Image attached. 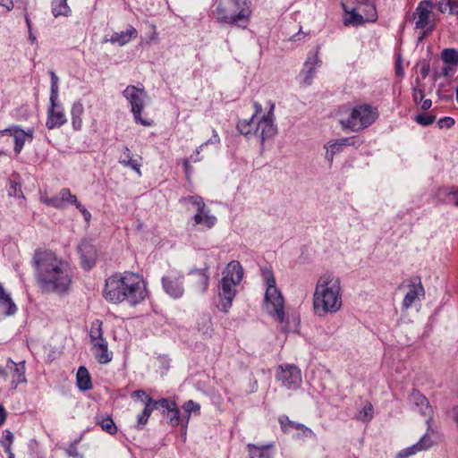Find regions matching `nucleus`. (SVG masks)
Instances as JSON below:
<instances>
[{"instance_id":"0e129e2a","label":"nucleus","mask_w":458,"mask_h":458,"mask_svg":"<svg viewBox=\"0 0 458 458\" xmlns=\"http://www.w3.org/2000/svg\"><path fill=\"white\" fill-rule=\"evenodd\" d=\"M202 148H203V145H200L199 147H198L195 149L194 153L190 157L191 161L196 163V162H199L201 160V158L199 157V153H200Z\"/></svg>"},{"instance_id":"4d7b16f0","label":"nucleus","mask_w":458,"mask_h":458,"mask_svg":"<svg viewBox=\"0 0 458 458\" xmlns=\"http://www.w3.org/2000/svg\"><path fill=\"white\" fill-rule=\"evenodd\" d=\"M148 419L149 418L143 411L140 414H139V416L137 418L136 428L139 430L143 429V428L147 424Z\"/></svg>"},{"instance_id":"b1692460","label":"nucleus","mask_w":458,"mask_h":458,"mask_svg":"<svg viewBox=\"0 0 458 458\" xmlns=\"http://www.w3.org/2000/svg\"><path fill=\"white\" fill-rule=\"evenodd\" d=\"M138 37V31L137 30L132 27L131 25H129L125 31H119V32H114L110 38L108 39L109 42L112 44H117L121 47L126 45L129 43L131 39H134Z\"/></svg>"},{"instance_id":"8fccbe9b","label":"nucleus","mask_w":458,"mask_h":458,"mask_svg":"<svg viewBox=\"0 0 458 458\" xmlns=\"http://www.w3.org/2000/svg\"><path fill=\"white\" fill-rule=\"evenodd\" d=\"M166 416L169 417V423L171 426L177 427L180 424V411L177 408V405L174 407L173 410L169 412V415Z\"/></svg>"},{"instance_id":"a18cd8bd","label":"nucleus","mask_w":458,"mask_h":458,"mask_svg":"<svg viewBox=\"0 0 458 458\" xmlns=\"http://www.w3.org/2000/svg\"><path fill=\"white\" fill-rule=\"evenodd\" d=\"M414 121L422 126H428L436 121V115L430 114H419L414 117Z\"/></svg>"},{"instance_id":"39448f33","label":"nucleus","mask_w":458,"mask_h":458,"mask_svg":"<svg viewBox=\"0 0 458 458\" xmlns=\"http://www.w3.org/2000/svg\"><path fill=\"white\" fill-rule=\"evenodd\" d=\"M218 284L219 303L217 307L223 312H228L236 295V286L243 278V267L239 261L229 262L222 273Z\"/></svg>"},{"instance_id":"ddd939ff","label":"nucleus","mask_w":458,"mask_h":458,"mask_svg":"<svg viewBox=\"0 0 458 458\" xmlns=\"http://www.w3.org/2000/svg\"><path fill=\"white\" fill-rule=\"evenodd\" d=\"M162 286L166 294L174 299H179L184 294L183 275L171 270L162 277Z\"/></svg>"},{"instance_id":"473e14b6","label":"nucleus","mask_w":458,"mask_h":458,"mask_svg":"<svg viewBox=\"0 0 458 458\" xmlns=\"http://www.w3.org/2000/svg\"><path fill=\"white\" fill-rule=\"evenodd\" d=\"M102 321L99 319L94 320L90 325V330H89V339L94 345L96 343H99L101 341H106L103 337V330H102Z\"/></svg>"},{"instance_id":"e433bc0d","label":"nucleus","mask_w":458,"mask_h":458,"mask_svg":"<svg viewBox=\"0 0 458 458\" xmlns=\"http://www.w3.org/2000/svg\"><path fill=\"white\" fill-rule=\"evenodd\" d=\"M49 75H50V79H51L50 102H52L54 104L55 101H57V99H58L59 78L57 77V75L55 74V72L54 71H50Z\"/></svg>"},{"instance_id":"2f4dec72","label":"nucleus","mask_w":458,"mask_h":458,"mask_svg":"<svg viewBox=\"0 0 458 458\" xmlns=\"http://www.w3.org/2000/svg\"><path fill=\"white\" fill-rule=\"evenodd\" d=\"M51 11L55 17H68L72 10L67 4V0H53L51 4Z\"/></svg>"},{"instance_id":"69168bd1","label":"nucleus","mask_w":458,"mask_h":458,"mask_svg":"<svg viewBox=\"0 0 458 458\" xmlns=\"http://www.w3.org/2000/svg\"><path fill=\"white\" fill-rule=\"evenodd\" d=\"M429 71H430L429 64L428 63H423L421 67H420V75H421L422 79H425L428 75Z\"/></svg>"},{"instance_id":"1a4fd4ad","label":"nucleus","mask_w":458,"mask_h":458,"mask_svg":"<svg viewBox=\"0 0 458 458\" xmlns=\"http://www.w3.org/2000/svg\"><path fill=\"white\" fill-rule=\"evenodd\" d=\"M269 109L267 114H263L260 115L259 119L255 120L254 127L252 128V131L247 137L255 136L257 137L260 144H263L266 140L271 139L276 134L277 129L274 123L275 115V104L271 101L268 102Z\"/></svg>"},{"instance_id":"423d86ee","label":"nucleus","mask_w":458,"mask_h":458,"mask_svg":"<svg viewBox=\"0 0 458 458\" xmlns=\"http://www.w3.org/2000/svg\"><path fill=\"white\" fill-rule=\"evenodd\" d=\"M261 276L266 284L265 307L273 318L282 323L285 317L284 301L282 293L276 287L274 273L269 267H262Z\"/></svg>"},{"instance_id":"37998d69","label":"nucleus","mask_w":458,"mask_h":458,"mask_svg":"<svg viewBox=\"0 0 458 458\" xmlns=\"http://www.w3.org/2000/svg\"><path fill=\"white\" fill-rule=\"evenodd\" d=\"M373 418V406L370 403H366L360 411L357 419L361 421H369Z\"/></svg>"},{"instance_id":"393cba45","label":"nucleus","mask_w":458,"mask_h":458,"mask_svg":"<svg viewBox=\"0 0 458 458\" xmlns=\"http://www.w3.org/2000/svg\"><path fill=\"white\" fill-rule=\"evenodd\" d=\"M92 351L99 363L106 364L112 360V353L108 352L107 341L94 344V345H92Z\"/></svg>"},{"instance_id":"bb28decb","label":"nucleus","mask_w":458,"mask_h":458,"mask_svg":"<svg viewBox=\"0 0 458 458\" xmlns=\"http://www.w3.org/2000/svg\"><path fill=\"white\" fill-rule=\"evenodd\" d=\"M119 163L123 166H127L135 171L140 176H141L140 164L138 160L133 158V155L130 148L124 146L122 149V155L119 158Z\"/></svg>"},{"instance_id":"de8ad7c7","label":"nucleus","mask_w":458,"mask_h":458,"mask_svg":"<svg viewBox=\"0 0 458 458\" xmlns=\"http://www.w3.org/2000/svg\"><path fill=\"white\" fill-rule=\"evenodd\" d=\"M418 452H420V446H418L416 444H414L409 447H406V448L401 450L396 454V458H408L411 455L417 454Z\"/></svg>"},{"instance_id":"4c0bfd02","label":"nucleus","mask_w":458,"mask_h":458,"mask_svg":"<svg viewBox=\"0 0 458 458\" xmlns=\"http://www.w3.org/2000/svg\"><path fill=\"white\" fill-rule=\"evenodd\" d=\"M361 5L364 6V9L362 10L365 12V21H375L377 20V11L374 4L371 1H366L364 3H361Z\"/></svg>"},{"instance_id":"7ed1b4c3","label":"nucleus","mask_w":458,"mask_h":458,"mask_svg":"<svg viewBox=\"0 0 458 458\" xmlns=\"http://www.w3.org/2000/svg\"><path fill=\"white\" fill-rule=\"evenodd\" d=\"M343 305L340 277L331 272L322 274L317 281L312 297L314 314L324 318L338 312Z\"/></svg>"},{"instance_id":"052dcab7","label":"nucleus","mask_w":458,"mask_h":458,"mask_svg":"<svg viewBox=\"0 0 458 458\" xmlns=\"http://www.w3.org/2000/svg\"><path fill=\"white\" fill-rule=\"evenodd\" d=\"M448 5V11L451 14H458V0H447Z\"/></svg>"},{"instance_id":"f704fd0d","label":"nucleus","mask_w":458,"mask_h":458,"mask_svg":"<svg viewBox=\"0 0 458 458\" xmlns=\"http://www.w3.org/2000/svg\"><path fill=\"white\" fill-rule=\"evenodd\" d=\"M441 59L446 64L458 66V50L455 48H445L441 53Z\"/></svg>"},{"instance_id":"f257e3e1","label":"nucleus","mask_w":458,"mask_h":458,"mask_svg":"<svg viewBox=\"0 0 458 458\" xmlns=\"http://www.w3.org/2000/svg\"><path fill=\"white\" fill-rule=\"evenodd\" d=\"M32 261L37 284L43 293L64 295L70 292L73 275L67 261L40 249L35 250Z\"/></svg>"},{"instance_id":"f8f14e48","label":"nucleus","mask_w":458,"mask_h":458,"mask_svg":"<svg viewBox=\"0 0 458 458\" xmlns=\"http://www.w3.org/2000/svg\"><path fill=\"white\" fill-rule=\"evenodd\" d=\"M276 377L283 386L290 390L298 389L302 382L301 371L295 365H280L276 369Z\"/></svg>"},{"instance_id":"20e7f679","label":"nucleus","mask_w":458,"mask_h":458,"mask_svg":"<svg viewBox=\"0 0 458 458\" xmlns=\"http://www.w3.org/2000/svg\"><path fill=\"white\" fill-rule=\"evenodd\" d=\"M250 0H219L215 3L213 14L220 23L246 28L251 16Z\"/></svg>"},{"instance_id":"a211bd4d","label":"nucleus","mask_w":458,"mask_h":458,"mask_svg":"<svg viewBox=\"0 0 458 458\" xmlns=\"http://www.w3.org/2000/svg\"><path fill=\"white\" fill-rule=\"evenodd\" d=\"M78 251L81 256L82 267L88 270L92 268L97 259V250L95 246L88 240H82L78 246Z\"/></svg>"},{"instance_id":"338daca9","label":"nucleus","mask_w":458,"mask_h":458,"mask_svg":"<svg viewBox=\"0 0 458 458\" xmlns=\"http://www.w3.org/2000/svg\"><path fill=\"white\" fill-rule=\"evenodd\" d=\"M422 110L427 111L432 106V101L430 99H424L420 103Z\"/></svg>"},{"instance_id":"c756f323","label":"nucleus","mask_w":458,"mask_h":458,"mask_svg":"<svg viewBox=\"0 0 458 458\" xmlns=\"http://www.w3.org/2000/svg\"><path fill=\"white\" fill-rule=\"evenodd\" d=\"M84 107L81 102L77 101L73 103L71 109L72 124L75 131H80L82 127V114Z\"/></svg>"},{"instance_id":"79ce46f5","label":"nucleus","mask_w":458,"mask_h":458,"mask_svg":"<svg viewBox=\"0 0 458 458\" xmlns=\"http://www.w3.org/2000/svg\"><path fill=\"white\" fill-rule=\"evenodd\" d=\"M8 196L24 199L20 182L12 179L9 181Z\"/></svg>"},{"instance_id":"5fc2aeb1","label":"nucleus","mask_w":458,"mask_h":458,"mask_svg":"<svg viewBox=\"0 0 458 458\" xmlns=\"http://www.w3.org/2000/svg\"><path fill=\"white\" fill-rule=\"evenodd\" d=\"M65 453L70 457L82 458V455L79 453V451L76 447V442L69 445V446L65 449Z\"/></svg>"},{"instance_id":"864d4df0","label":"nucleus","mask_w":458,"mask_h":458,"mask_svg":"<svg viewBox=\"0 0 458 458\" xmlns=\"http://www.w3.org/2000/svg\"><path fill=\"white\" fill-rule=\"evenodd\" d=\"M454 124V119L452 118V117H449V116H445V117L440 118L437 121V125H438L439 129H443V128L449 129Z\"/></svg>"},{"instance_id":"a19ab883","label":"nucleus","mask_w":458,"mask_h":458,"mask_svg":"<svg viewBox=\"0 0 458 458\" xmlns=\"http://www.w3.org/2000/svg\"><path fill=\"white\" fill-rule=\"evenodd\" d=\"M412 99L416 105H419L424 98V91L420 83V80L416 78L415 84L411 89Z\"/></svg>"},{"instance_id":"9d476101","label":"nucleus","mask_w":458,"mask_h":458,"mask_svg":"<svg viewBox=\"0 0 458 458\" xmlns=\"http://www.w3.org/2000/svg\"><path fill=\"white\" fill-rule=\"evenodd\" d=\"M434 8V3L430 0L420 1L417 5L413 13L415 20V28L423 30L422 36L420 40L428 34H430L435 29V18L432 13Z\"/></svg>"},{"instance_id":"dca6fc26","label":"nucleus","mask_w":458,"mask_h":458,"mask_svg":"<svg viewBox=\"0 0 458 458\" xmlns=\"http://www.w3.org/2000/svg\"><path fill=\"white\" fill-rule=\"evenodd\" d=\"M410 400L413 405V410L422 416L428 417L427 424L432 420V408L428 400L419 391L413 389L410 395Z\"/></svg>"},{"instance_id":"13d9d810","label":"nucleus","mask_w":458,"mask_h":458,"mask_svg":"<svg viewBox=\"0 0 458 458\" xmlns=\"http://www.w3.org/2000/svg\"><path fill=\"white\" fill-rule=\"evenodd\" d=\"M76 208L80 210L81 215L83 216L86 222H89L91 218L90 213L87 210V208L79 201L74 204Z\"/></svg>"},{"instance_id":"f3484780","label":"nucleus","mask_w":458,"mask_h":458,"mask_svg":"<svg viewBox=\"0 0 458 458\" xmlns=\"http://www.w3.org/2000/svg\"><path fill=\"white\" fill-rule=\"evenodd\" d=\"M67 123L64 110L57 101L53 104L50 102V107L47 110L46 126L48 130L59 128Z\"/></svg>"},{"instance_id":"72a5a7b5","label":"nucleus","mask_w":458,"mask_h":458,"mask_svg":"<svg viewBox=\"0 0 458 458\" xmlns=\"http://www.w3.org/2000/svg\"><path fill=\"white\" fill-rule=\"evenodd\" d=\"M342 5H343V9H344V13L349 14V17L344 19L345 25H348V24L359 25V24H361L365 21L364 17L361 14L358 13L355 11V9L349 10L344 4H342Z\"/></svg>"},{"instance_id":"6e6552de","label":"nucleus","mask_w":458,"mask_h":458,"mask_svg":"<svg viewBox=\"0 0 458 458\" xmlns=\"http://www.w3.org/2000/svg\"><path fill=\"white\" fill-rule=\"evenodd\" d=\"M123 96L127 99L131 106V111L133 114L134 121L143 126H151L153 121L141 117L142 111L145 107V98L147 93L144 89L129 85L123 91Z\"/></svg>"},{"instance_id":"6ab92c4d","label":"nucleus","mask_w":458,"mask_h":458,"mask_svg":"<svg viewBox=\"0 0 458 458\" xmlns=\"http://www.w3.org/2000/svg\"><path fill=\"white\" fill-rule=\"evenodd\" d=\"M353 144V138L351 137L342 138L335 141H329L325 145V158L331 165L333 163L335 155L342 152L346 146H351Z\"/></svg>"},{"instance_id":"6e6d98bb","label":"nucleus","mask_w":458,"mask_h":458,"mask_svg":"<svg viewBox=\"0 0 458 458\" xmlns=\"http://www.w3.org/2000/svg\"><path fill=\"white\" fill-rule=\"evenodd\" d=\"M447 201L458 206V191L454 189L446 190Z\"/></svg>"},{"instance_id":"7c9ffc66","label":"nucleus","mask_w":458,"mask_h":458,"mask_svg":"<svg viewBox=\"0 0 458 458\" xmlns=\"http://www.w3.org/2000/svg\"><path fill=\"white\" fill-rule=\"evenodd\" d=\"M96 422L104 431L110 435H114L117 432L116 425L114 424L112 417L107 414H98L96 416Z\"/></svg>"},{"instance_id":"774afa93","label":"nucleus","mask_w":458,"mask_h":458,"mask_svg":"<svg viewBox=\"0 0 458 458\" xmlns=\"http://www.w3.org/2000/svg\"><path fill=\"white\" fill-rule=\"evenodd\" d=\"M452 419L456 423L458 427V405L454 407L450 412Z\"/></svg>"},{"instance_id":"2eb2a0df","label":"nucleus","mask_w":458,"mask_h":458,"mask_svg":"<svg viewBox=\"0 0 458 458\" xmlns=\"http://www.w3.org/2000/svg\"><path fill=\"white\" fill-rule=\"evenodd\" d=\"M208 268V267H205L204 268H192L189 271L191 285L199 294H204L208 289L210 280Z\"/></svg>"},{"instance_id":"58836bf2","label":"nucleus","mask_w":458,"mask_h":458,"mask_svg":"<svg viewBox=\"0 0 458 458\" xmlns=\"http://www.w3.org/2000/svg\"><path fill=\"white\" fill-rule=\"evenodd\" d=\"M157 409H160L162 414L169 415V412L173 410L174 407L176 406L175 402L168 399V398H161L156 401Z\"/></svg>"},{"instance_id":"49530a36","label":"nucleus","mask_w":458,"mask_h":458,"mask_svg":"<svg viewBox=\"0 0 458 458\" xmlns=\"http://www.w3.org/2000/svg\"><path fill=\"white\" fill-rule=\"evenodd\" d=\"M59 197L63 200V204L64 203H71L75 204L77 202V197L73 194H72L70 189L64 188L59 191Z\"/></svg>"},{"instance_id":"9b49d317","label":"nucleus","mask_w":458,"mask_h":458,"mask_svg":"<svg viewBox=\"0 0 458 458\" xmlns=\"http://www.w3.org/2000/svg\"><path fill=\"white\" fill-rule=\"evenodd\" d=\"M181 202L190 203L196 208V214L193 216V225H203L210 229L216 224V217L211 214L203 199L199 195L183 197Z\"/></svg>"},{"instance_id":"412c9836","label":"nucleus","mask_w":458,"mask_h":458,"mask_svg":"<svg viewBox=\"0 0 458 458\" xmlns=\"http://www.w3.org/2000/svg\"><path fill=\"white\" fill-rule=\"evenodd\" d=\"M418 283H411L410 286V290L405 294L403 300V308L404 310L410 309L412 304L415 302L416 300H419L420 297H424L425 295V290L424 287L420 282V278H417Z\"/></svg>"},{"instance_id":"bf43d9fd","label":"nucleus","mask_w":458,"mask_h":458,"mask_svg":"<svg viewBox=\"0 0 458 458\" xmlns=\"http://www.w3.org/2000/svg\"><path fill=\"white\" fill-rule=\"evenodd\" d=\"M448 5L447 0H437L434 3V8H437L442 13L448 11Z\"/></svg>"},{"instance_id":"c85d7f7f","label":"nucleus","mask_w":458,"mask_h":458,"mask_svg":"<svg viewBox=\"0 0 458 458\" xmlns=\"http://www.w3.org/2000/svg\"><path fill=\"white\" fill-rule=\"evenodd\" d=\"M77 386L81 391H88L92 388V382L88 369L81 366L78 369L76 375Z\"/></svg>"},{"instance_id":"4468645a","label":"nucleus","mask_w":458,"mask_h":458,"mask_svg":"<svg viewBox=\"0 0 458 458\" xmlns=\"http://www.w3.org/2000/svg\"><path fill=\"white\" fill-rule=\"evenodd\" d=\"M1 134H8L13 138V150L16 154H20L25 145V142H31L33 140L34 130L32 128H28L25 131L22 130L19 125L13 124L10 127L3 130Z\"/></svg>"},{"instance_id":"c03bdc74","label":"nucleus","mask_w":458,"mask_h":458,"mask_svg":"<svg viewBox=\"0 0 458 458\" xmlns=\"http://www.w3.org/2000/svg\"><path fill=\"white\" fill-rule=\"evenodd\" d=\"M182 408L187 413L186 422H188L191 413L199 414L200 411V405L192 400L185 402Z\"/></svg>"},{"instance_id":"603ef678","label":"nucleus","mask_w":458,"mask_h":458,"mask_svg":"<svg viewBox=\"0 0 458 458\" xmlns=\"http://www.w3.org/2000/svg\"><path fill=\"white\" fill-rule=\"evenodd\" d=\"M43 202L55 208H64L63 200L60 199L59 195L51 198H47L43 200Z\"/></svg>"},{"instance_id":"f03ea898","label":"nucleus","mask_w":458,"mask_h":458,"mask_svg":"<svg viewBox=\"0 0 458 458\" xmlns=\"http://www.w3.org/2000/svg\"><path fill=\"white\" fill-rule=\"evenodd\" d=\"M148 296L147 283L138 273H114L106 279L103 297L111 303L127 301L131 306H136Z\"/></svg>"},{"instance_id":"e2e57ef3","label":"nucleus","mask_w":458,"mask_h":458,"mask_svg":"<svg viewBox=\"0 0 458 458\" xmlns=\"http://www.w3.org/2000/svg\"><path fill=\"white\" fill-rule=\"evenodd\" d=\"M131 396L134 397V398H139V399H141L142 402H145L146 401V397H150L149 395H148L146 394L145 391L143 390H135L132 394H131Z\"/></svg>"},{"instance_id":"aec40b11","label":"nucleus","mask_w":458,"mask_h":458,"mask_svg":"<svg viewBox=\"0 0 458 458\" xmlns=\"http://www.w3.org/2000/svg\"><path fill=\"white\" fill-rule=\"evenodd\" d=\"M7 368H9L12 371V386L13 388H16L19 384L26 383V367L25 361L14 362L13 360H7Z\"/></svg>"},{"instance_id":"680f3d73","label":"nucleus","mask_w":458,"mask_h":458,"mask_svg":"<svg viewBox=\"0 0 458 458\" xmlns=\"http://www.w3.org/2000/svg\"><path fill=\"white\" fill-rule=\"evenodd\" d=\"M213 134L209 140H208L206 142H204L202 145L203 147L208 144H219L220 143V138L215 129L212 131Z\"/></svg>"},{"instance_id":"0eeeda50","label":"nucleus","mask_w":458,"mask_h":458,"mask_svg":"<svg viewBox=\"0 0 458 458\" xmlns=\"http://www.w3.org/2000/svg\"><path fill=\"white\" fill-rule=\"evenodd\" d=\"M378 110L368 103L356 105L345 119L340 120L343 129L357 132L373 124L378 118Z\"/></svg>"},{"instance_id":"a878e982","label":"nucleus","mask_w":458,"mask_h":458,"mask_svg":"<svg viewBox=\"0 0 458 458\" xmlns=\"http://www.w3.org/2000/svg\"><path fill=\"white\" fill-rule=\"evenodd\" d=\"M0 310H3L5 316L14 315L17 311V307L11 298V295L7 293L3 285L0 284Z\"/></svg>"},{"instance_id":"ea45409f","label":"nucleus","mask_w":458,"mask_h":458,"mask_svg":"<svg viewBox=\"0 0 458 458\" xmlns=\"http://www.w3.org/2000/svg\"><path fill=\"white\" fill-rule=\"evenodd\" d=\"M13 442V433L10 430L5 429L3 432V436H2V437L0 439V444L4 447V452L6 454L13 453V451H12Z\"/></svg>"},{"instance_id":"c9c22d12","label":"nucleus","mask_w":458,"mask_h":458,"mask_svg":"<svg viewBox=\"0 0 458 458\" xmlns=\"http://www.w3.org/2000/svg\"><path fill=\"white\" fill-rule=\"evenodd\" d=\"M278 420H279L281 428L284 431H286V430H288L289 428H292L300 429L301 431L309 430L310 432H311V430L309 429L303 424L290 420L289 418L285 415L280 416Z\"/></svg>"},{"instance_id":"3c124183","label":"nucleus","mask_w":458,"mask_h":458,"mask_svg":"<svg viewBox=\"0 0 458 458\" xmlns=\"http://www.w3.org/2000/svg\"><path fill=\"white\" fill-rule=\"evenodd\" d=\"M433 444V440L428 434H425L423 437H421L420 441L416 443V445L420 446V451L431 447Z\"/></svg>"},{"instance_id":"4be33fe9","label":"nucleus","mask_w":458,"mask_h":458,"mask_svg":"<svg viewBox=\"0 0 458 458\" xmlns=\"http://www.w3.org/2000/svg\"><path fill=\"white\" fill-rule=\"evenodd\" d=\"M320 65L321 60L318 57V53L308 57L301 71V75H303L302 84L304 86H310L312 83L316 68Z\"/></svg>"},{"instance_id":"cd10ccee","label":"nucleus","mask_w":458,"mask_h":458,"mask_svg":"<svg viewBox=\"0 0 458 458\" xmlns=\"http://www.w3.org/2000/svg\"><path fill=\"white\" fill-rule=\"evenodd\" d=\"M273 445H256L253 444L247 445L249 458H272L271 449Z\"/></svg>"},{"instance_id":"09e8293b","label":"nucleus","mask_w":458,"mask_h":458,"mask_svg":"<svg viewBox=\"0 0 458 458\" xmlns=\"http://www.w3.org/2000/svg\"><path fill=\"white\" fill-rule=\"evenodd\" d=\"M143 403L145 406L142 411L149 418L153 411L157 410L156 401L152 397H146Z\"/></svg>"},{"instance_id":"5701e85b","label":"nucleus","mask_w":458,"mask_h":458,"mask_svg":"<svg viewBox=\"0 0 458 458\" xmlns=\"http://www.w3.org/2000/svg\"><path fill=\"white\" fill-rule=\"evenodd\" d=\"M253 107L255 112L252 116L250 119L239 121L237 123L238 131L245 136H248L251 133L255 120L259 119L262 113V106L259 102H254Z\"/></svg>"}]
</instances>
